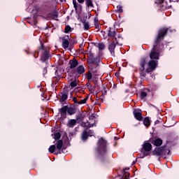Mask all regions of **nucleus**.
<instances>
[{"instance_id": "obj_1", "label": "nucleus", "mask_w": 179, "mask_h": 179, "mask_svg": "<svg viewBox=\"0 0 179 179\" xmlns=\"http://www.w3.org/2000/svg\"><path fill=\"white\" fill-rule=\"evenodd\" d=\"M167 33H169V28L167 27H162L158 30L157 35L153 43V48L150 52V59H159L160 50L164 45L162 41L164 40L166 36H167Z\"/></svg>"}, {"instance_id": "obj_2", "label": "nucleus", "mask_w": 179, "mask_h": 179, "mask_svg": "<svg viewBox=\"0 0 179 179\" xmlns=\"http://www.w3.org/2000/svg\"><path fill=\"white\" fill-rule=\"evenodd\" d=\"M108 143H107V141L105 140L103 137H101L97 143H96V150L98 153L99 154V163L100 164H106V162H107V145Z\"/></svg>"}, {"instance_id": "obj_3", "label": "nucleus", "mask_w": 179, "mask_h": 179, "mask_svg": "<svg viewBox=\"0 0 179 179\" xmlns=\"http://www.w3.org/2000/svg\"><path fill=\"white\" fill-rule=\"evenodd\" d=\"M152 156H157L158 157H163V156H167L170 155V150L167 149V145H163L161 147H157L152 152Z\"/></svg>"}, {"instance_id": "obj_4", "label": "nucleus", "mask_w": 179, "mask_h": 179, "mask_svg": "<svg viewBox=\"0 0 179 179\" xmlns=\"http://www.w3.org/2000/svg\"><path fill=\"white\" fill-rule=\"evenodd\" d=\"M39 50L42 51L40 61H41V62H47V61L51 58V55H50V48L48 47L44 46V43H41Z\"/></svg>"}, {"instance_id": "obj_5", "label": "nucleus", "mask_w": 179, "mask_h": 179, "mask_svg": "<svg viewBox=\"0 0 179 179\" xmlns=\"http://www.w3.org/2000/svg\"><path fill=\"white\" fill-rule=\"evenodd\" d=\"M152 149H153V146L150 143H144L141 150L142 154L140 155L141 159H145L147 156H150Z\"/></svg>"}, {"instance_id": "obj_6", "label": "nucleus", "mask_w": 179, "mask_h": 179, "mask_svg": "<svg viewBox=\"0 0 179 179\" xmlns=\"http://www.w3.org/2000/svg\"><path fill=\"white\" fill-rule=\"evenodd\" d=\"M54 139L55 141H57L56 143V148L58 150V152H55V155H58V153L59 155H61V150L62 152V150H64V149H62L63 146H64V141L62 140H59L61 139V133L57 132L56 134H55V137Z\"/></svg>"}, {"instance_id": "obj_7", "label": "nucleus", "mask_w": 179, "mask_h": 179, "mask_svg": "<svg viewBox=\"0 0 179 179\" xmlns=\"http://www.w3.org/2000/svg\"><path fill=\"white\" fill-rule=\"evenodd\" d=\"M148 68L146 69V73L152 75L154 71H156V68L159 65V61L151 59L148 63Z\"/></svg>"}, {"instance_id": "obj_8", "label": "nucleus", "mask_w": 179, "mask_h": 179, "mask_svg": "<svg viewBox=\"0 0 179 179\" xmlns=\"http://www.w3.org/2000/svg\"><path fill=\"white\" fill-rule=\"evenodd\" d=\"M87 64H94L95 65H98V64H100V58L99 57H94V54L90 52L88 53Z\"/></svg>"}, {"instance_id": "obj_9", "label": "nucleus", "mask_w": 179, "mask_h": 179, "mask_svg": "<svg viewBox=\"0 0 179 179\" xmlns=\"http://www.w3.org/2000/svg\"><path fill=\"white\" fill-rule=\"evenodd\" d=\"M100 63L97 64H87L88 68L90 69V72H91L94 76H97L99 75V66Z\"/></svg>"}, {"instance_id": "obj_10", "label": "nucleus", "mask_w": 179, "mask_h": 179, "mask_svg": "<svg viewBox=\"0 0 179 179\" xmlns=\"http://www.w3.org/2000/svg\"><path fill=\"white\" fill-rule=\"evenodd\" d=\"M150 142L157 148L162 147V145H163V140H162V138L158 137L150 138Z\"/></svg>"}, {"instance_id": "obj_11", "label": "nucleus", "mask_w": 179, "mask_h": 179, "mask_svg": "<svg viewBox=\"0 0 179 179\" xmlns=\"http://www.w3.org/2000/svg\"><path fill=\"white\" fill-rule=\"evenodd\" d=\"M117 44L115 43V41H113L110 43L108 47V50L110 51V55L112 57H115V47Z\"/></svg>"}, {"instance_id": "obj_12", "label": "nucleus", "mask_w": 179, "mask_h": 179, "mask_svg": "<svg viewBox=\"0 0 179 179\" xmlns=\"http://www.w3.org/2000/svg\"><path fill=\"white\" fill-rule=\"evenodd\" d=\"M134 115V118L137 120V121H143V117L142 116V110H135L133 112Z\"/></svg>"}, {"instance_id": "obj_13", "label": "nucleus", "mask_w": 179, "mask_h": 179, "mask_svg": "<svg viewBox=\"0 0 179 179\" xmlns=\"http://www.w3.org/2000/svg\"><path fill=\"white\" fill-rule=\"evenodd\" d=\"M115 36H117V31H115V29H112L110 27L108 28V37H113V38L115 40L116 44H118V41L117 40V37H115Z\"/></svg>"}, {"instance_id": "obj_14", "label": "nucleus", "mask_w": 179, "mask_h": 179, "mask_svg": "<svg viewBox=\"0 0 179 179\" xmlns=\"http://www.w3.org/2000/svg\"><path fill=\"white\" fill-rule=\"evenodd\" d=\"M148 59H149V57L148 56H143L140 58L138 63L140 68H145V65L148 64Z\"/></svg>"}, {"instance_id": "obj_15", "label": "nucleus", "mask_w": 179, "mask_h": 179, "mask_svg": "<svg viewBox=\"0 0 179 179\" xmlns=\"http://www.w3.org/2000/svg\"><path fill=\"white\" fill-rule=\"evenodd\" d=\"M69 65H70V69H75V68L79 65V62H78L76 58H73L72 59L69 60Z\"/></svg>"}, {"instance_id": "obj_16", "label": "nucleus", "mask_w": 179, "mask_h": 179, "mask_svg": "<svg viewBox=\"0 0 179 179\" xmlns=\"http://www.w3.org/2000/svg\"><path fill=\"white\" fill-rule=\"evenodd\" d=\"M71 71H69V76L71 78H76V79H78L79 78V73H78L77 69H71Z\"/></svg>"}, {"instance_id": "obj_17", "label": "nucleus", "mask_w": 179, "mask_h": 179, "mask_svg": "<svg viewBox=\"0 0 179 179\" xmlns=\"http://www.w3.org/2000/svg\"><path fill=\"white\" fill-rule=\"evenodd\" d=\"M62 96L59 97V101L60 103H64L66 100H68V91H64L61 92Z\"/></svg>"}, {"instance_id": "obj_18", "label": "nucleus", "mask_w": 179, "mask_h": 179, "mask_svg": "<svg viewBox=\"0 0 179 179\" xmlns=\"http://www.w3.org/2000/svg\"><path fill=\"white\" fill-rule=\"evenodd\" d=\"M77 111L78 110L76 109V108L72 106H68L67 114L69 115H73L74 114H76Z\"/></svg>"}, {"instance_id": "obj_19", "label": "nucleus", "mask_w": 179, "mask_h": 179, "mask_svg": "<svg viewBox=\"0 0 179 179\" xmlns=\"http://www.w3.org/2000/svg\"><path fill=\"white\" fill-rule=\"evenodd\" d=\"M140 77L141 79H143V78H146V69L145 70V68L139 67L138 69Z\"/></svg>"}, {"instance_id": "obj_20", "label": "nucleus", "mask_w": 179, "mask_h": 179, "mask_svg": "<svg viewBox=\"0 0 179 179\" xmlns=\"http://www.w3.org/2000/svg\"><path fill=\"white\" fill-rule=\"evenodd\" d=\"M75 125H76V120L75 119H71L67 122L68 128H73Z\"/></svg>"}, {"instance_id": "obj_21", "label": "nucleus", "mask_w": 179, "mask_h": 179, "mask_svg": "<svg viewBox=\"0 0 179 179\" xmlns=\"http://www.w3.org/2000/svg\"><path fill=\"white\" fill-rule=\"evenodd\" d=\"M59 113H60L61 115H66L68 113V106H64L62 108H59Z\"/></svg>"}, {"instance_id": "obj_22", "label": "nucleus", "mask_w": 179, "mask_h": 179, "mask_svg": "<svg viewBox=\"0 0 179 179\" xmlns=\"http://www.w3.org/2000/svg\"><path fill=\"white\" fill-rule=\"evenodd\" d=\"M77 72L78 75H83L85 73L86 69H85V66L83 65H80L77 67Z\"/></svg>"}, {"instance_id": "obj_23", "label": "nucleus", "mask_w": 179, "mask_h": 179, "mask_svg": "<svg viewBox=\"0 0 179 179\" xmlns=\"http://www.w3.org/2000/svg\"><path fill=\"white\" fill-rule=\"evenodd\" d=\"M62 47L66 50V48H69V41H68V38H65V37L62 38Z\"/></svg>"}, {"instance_id": "obj_24", "label": "nucleus", "mask_w": 179, "mask_h": 179, "mask_svg": "<svg viewBox=\"0 0 179 179\" xmlns=\"http://www.w3.org/2000/svg\"><path fill=\"white\" fill-rule=\"evenodd\" d=\"M49 15L51 16L52 19L55 20L57 19L59 16L58 11L57 10H54L52 12L50 13Z\"/></svg>"}, {"instance_id": "obj_25", "label": "nucleus", "mask_w": 179, "mask_h": 179, "mask_svg": "<svg viewBox=\"0 0 179 179\" xmlns=\"http://www.w3.org/2000/svg\"><path fill=\"white\" fill-rule=\"evenodd\" d=\"M85 6L87 8H94V4H93V0H85Z\"/></svg>"}, {"instance_id": "obj_26", "label": "nucleus", "mask_w": 179, "mask_h": 179, "mask_svg": "<svg viewBox=\"0 0 179 179\" xmlns=\"http://www.w3.org/2000/svg\"><path fill=\"white\" fill-rule=\"evenodd\" d=\"M87 138H89V133L87 132V131L85 130L82 133V140L87 141Z\"/></svg>"}, {"instance_id": "obj_27", "label": "nucleus", "mask_w": 179, "mask_h": 179, "mask_svg": "<svg viewBox=\"0 0 179 179\" xmlns=\"http://www.w3.org/2000/svg\"><path fill=\"white\" fill-rule=\"evenodd\" d=\"M143 124L145 127H150V119H149V117H145L144 118Z\"/></svg>"}, {"instance_id": "obj_28", "label": "nucleus", "mask_w": 179, "mask_h": 179, "mask_svg": "<svg viewBox=\"0 0 179 179\" xmlns=\"http://www.w3.org/2000/svg\"><path fill=\"white\" fill-rule=\"evenodd\" d=\"M82 23L84 26L85 30H89L90 29V24H89V22H85V20H82Z\"/></svg>"}, {"instance_id": "obj_29", "label": "nucleus", "mask_w": 179, "mask_h": 179, "mask_svg": "<svg viewBox=\"0 0 179 179\" xmlns=\"http://www.w3.org/2000/svg\"><path fill=\"white\" fill-rule=\"evenodd\" d=\"M128 170H129V168H124L122 170V174L124 176L125 178H127V177H129V172H128Z\"/></svg>"}, {"instance_id": "obj_30", "label": "nucleus", "mask_w": 179, "mask_h": 179, "mask_svg": "<svg viewBox=\"0 0 179 179\" xmlns=\"http://www.w3.org/2000/svg\"><path fill=\"white\" fill-rule=\"evenodd\" d=\"M146 97H148V92L145 91H141L140 94V98L141 99V100H144V99H146Z\"/></svg>"}, {"instance_id": "obj_31", "label": "nucleus", "mask_w": 179, "mask_h": 179, "mask_svg": "<svg viewBox=\"0 0 179 179\" xmlns=\"http://www.w3.org/2000/svg\"><path fill=\"white\" fill-rule=\"evenodd\" d=\"M55 149H57V146H55V145H50L48 149L49 152L54 153V152H55Z\"/></svg>"}, {"instance_id": "obj_32", "label": "nucleus", "mask_w": 179, "mask_h": 179, "mask_svg": "<svg viewBox=\"0 0 179 179\" xmlns=\"http://www.w3.org/2000/svg\"><path fill=\"white\" fill-rule=\"evenodd\" d=\"M98 48L99 51H103L106 48V45L103 43H99L98 44Z\"/></svg>"}, {"instance_id": "obj_33", "label": "nucleus", "mask_w": 179, "mask_h": 179, "mask_svg": "<svg viewBox=\"0 0 179 179\" xmlns=\"http://www.w3.org/2000/svg\"><path fill=\"white\" fill-rule=\"evenodd\" d=\"M71 30H72V28L71 27V26L67 25L65 27L64 33L68 34V33H69V31H71Z\"/></svg>"}, {"instance_id": "obj_34", "label": "nucleus", "mask_w": 179, "mask_h": 179, "mask_svg": "<svg viewBox=\"0 0 179 179\" xmlns=\"http://www.w3.org/2000/svg\"><path fill=\"white\" fill-rule=\"evenodd\" d=\"M71 87H76L78 86V83H76V80H73L70 83Z\"/></svg>"}, {"instance_id": "obj_35", "label": "nucleus", "mask_w": 179, "mask_h": 179, "mask_svg": "<svg viewBox=\"0 0 179 179\" xmlns=\"http://www.w3.org/2000/svg\"><path fill=\"white\" fill-rule=\"evenodd\" d=\"M83 120H85V117H83V115H80L76 116V121H83Z\"/></svg>"}, {"instance_id": "obj_36", "label": "nucleus", "mask_w": 179, "mask_h": 179, "mask_svg": "<svg viewBox=\"0 0 179 179\" xmlns=\"http://www.w3.org/2000/svg\"><path fill=\"white\" fill-rule=\"evenodd\" d=\"M87 96L86 98H85L84 99L81 100V101H78V104H86L87 101Z\"/></svg>"}, {"instance_id": "obj_37", "label": "nucleus", "mask_w": 179, "mask_h": 179, "mask_svg": "<svg viewBox=\"0 0 179 179\" xmlns=\"http://www.w3.org/2000/svg\"><path fill=\"white\" fill-rule=\"evenodd\" d=\"M116 10L118 12V13H122V12H123L122 6H121L120 5L117 6Z\"/></svg>"}, {"instance_id": "obj_38", "label": "nucleus", "mask_w": 179, "mask_h": 179, "mask_svg": "<svg viewBox=\"0 0 179 179\" xmlns=\"http://www.w3.org/2000/svg\"><path fill=\"white\" fill-rule=\"evenodd\" d=\"M92 73L90 71L88 72L87 74H86V78L88 80H90L93 76H92Z\"/></svg>"}, {"instance_id": "obj_39", "label": "nucleus", "mask_w": 179, "mask_h": 179, "mask_svg": "<svg viewBox=\"0 0 179 179\" xmlns=\"http://www.w3.org/2000/svg\"><path fill=\"white\" fill-rule=\"evenodd\" d=\"M82 5L79 4L78 6H77V10L76 12L78 13H80L82 12Z\"/></svg>"}, {"instance_id": "obj_40", "label": "nucleus", "mask_w": 179, "mask_h": 179, "mask_svg": "<svg viewBox=\"0 0 179 179\" xmlns=\"http://www.w3.org/2000/svg\"><path fill=\"white\" fill-rule=\"evenodd\" d=\"M94 26H95V29H96L98 30V31H100V29H101V27L100 26V24H99V23L96 22V23H94Z\"/></svg>"}, {"instance_id": "obj_41", "label": "nucleus", "mask_w": 179, "mask_h": 179, "mask_svg": "<svg viewBox=\"0 0 179 179\" xmlns=\"http://www.w3.org/2000/svg\"><path fill=\"white\" fill-rule=\"evenodd\" d=\"M73 5L75 8V10H78V3H76V0H73Z\"/></svg>"}, {"instance_id": "obj_42", "label": "nucleus", "mask_w": 179, "mask_h": 179, "mask_svg": "<svg viewBox=\"0 0 179 179\" xmlns=\"http://www.w3.org/2000/svg\"><path fill=\"white\" fill-rule=\"evenodd\" d=\"M88 89L90 92H94L96 90V86L91 85Z\"/></svg>"}, {"instance_id": "obj_43", "label": "nucleus", "mask_w": 179, "mask_h": 179, "mask_svg": "<svg viewBox=\"0 0 179 179\" xmlns=\"http://www.w3.org/2000/svg\"><path fill=\"white\" fill-rule=\"evenodd\" d=\"M164 2V0H156L155 1V3H157V5H162V3H163Z\"/></svg>"}, {"instance_id": "obj_44", "label": "nucleus", "mask_w": 179, "mask_h": 179, "mask_svg": "<svg viewBox=\"0 0 179 179\" xmlns=\"http://www.w3.org/2000/svg\"><path fill=\"white\" fill-rule=\"evenodd\" d=\"M72 100L76 104H79V101H78V99H76V97L73 98Z\"/></svg>"}, {"instance_id": "obj_45", "label": "nucleus", "mask_w": 179, "mask_h": 179, "mask_svg": "<svg viewBox=\"0 0 179 179\" xmlns=\"http://www.w3.org/2000/svg\"><path fill=\"white\" fill-rule=\"evenodd\" d=\"M70 41H71L72 44H77L78 42L76 41V40H75V38H72L71 39H70Z\"/></svg>"}, {"instance_id": "obj_46", "label": "nucleus", "mask_w": 179, "mask_h": 179, "mask_svg": "<svg viewBox=\"0 0 179 179\" xmlns=\"http://www.w3.org/2000/svg\"><path fill=\"white\" fill-rule=\"evenodd\" d=\"M34 58H37L38 57V51L34 52Z\"/></svg>"}, {"instance_id": "obj_47", "label": "nucleus", "mask_w": 179, "mask_h": 179, "mask_svg": "<svg viewBox=\"0 0 179 179\" xmlns=\"http://www.w3.org/2000/svg\"><path fill=\"white\" fill-rule=\"evenodd\" d=\"M106 86H103V90H104V93H103L102 94L103 95V94H107V90H106Z\"/></svg>"}, {"instance_id": "obj_48", "label": "nucleus", "mask_w": 179, "mask_h": 179, "mask_svg": "<svg viewBox=\"0 0 179 179\" xmlns=\"http://www.w3.org/2000/svg\"><path fill=\"white\" fill-rule=\"evenodd\" d=\"M157 90V87L155 86V87H152V93H155V92H156Z\"/></svg>"}, {"instance_id": "obj_49", "label": "nucleus", "mask_w": 179, "mask_h": 179, "mask_svg": "<svg viewBox=\"0 0 179 179\" xmlns=\"http://www.w3.org/2000/svg\"><path fill=\"white\" fill-rule=\"evenodd\" d=\"M85 86H87V87H88V89H89V87H90L91 86H92V83H87V84L85 85Z\"/></svg>"}, {"instance_id": "obj_50", "label": "nucleus", "mask_w": 179, "mask_h": 179, "mask_svg": "<svg viewBox=\"0 0 179 179\" xmlns=\"http://www.w3.org/2000/svg\"><path fill=\"white\" fill-rule=\"evenodd\" d=\"M93 134V131H92V130H89L88 131V135H89V136H92V134Z\"/></svg>"}, {"instance_id": "obj_51", "label": "nucleus", "mask_w": 179, "mask_h": 179, "mask_svg": "<svg viewBox=\"0 0 179 179\" xmlns=\"http://www.w3.org/2000/svg\"><path fill=\"white\" fill-rule=\"evenodd\" d=\"M82 20H85L86 22V20H87V15H84V17Z\"/></svg>"}, {"instance_id": "obj_52", "label": "nucleus", "mask_w": 179, "mask_h": 179, "mask_svg": "<svg viewBox=\"0 0 179 179\" xmlns=\"http://www.w3.org/2000/svg\"><path fill=\"white\" fill-rule=\"evenodd\" d=\"M157 124H160V120H157L155 122V125H157Z\"/></svg>"}, {"instance_id": "obj_53", "label": "nucleus", "mask_w": 179, "mask_h": 179, "mask_svg": "<svg viewBox=\"0 0 179 179\" xmlns=\"http://www.w3.org/2000/svg\"><path fill=\"white\" fill-rule=\"evenodd\" d=\"M47 73V68H43V75H45Z\"/></svg>"}, {"instance_id": "obj_54", "label": "nucleus", "mask_w": 179, "mask_h": 179, "mask_svg": "<svg viewBox=\"0 0 179 179\" xmlns=\"http://www.w3.org/2000/svg\"><path fill=\"white\" fill-rule=\"evenodd\" d=\"M73 45H75V44L73 43L71 44L69 46V50H72V48H73Z\"/></svg>"}, {"instance_id": "obj_55", "label": "nucleus", "mask_w": 179, "mask_h": 179, "mask_svg": "<svg viewBox=\"0 0 179 179\" xmlns=\"http://www.w3.org/2000/svg\"><path fill=\"white\" fill-rule=\"evenodd\" d=\"M101 34H102V36H103V37H104V36H106V31H101Z\"/></svg>"}, {"instance_id": "obj_56", "label": "nucleus", "mask_w": 179, "mask_h": 179, "mask_svg": "<svg viewBox=\"0 0 179 179\" xmlns=\"http://www.w3.org/2000/svg\"><path fill=\"white\" fill-rule=\"evenodd\" d=\"M94 23H99V19L95 18L94 19Z\"/></svg>"}, {"instance_id": "obj_57", "label": "nucleus", "mask_w": 179, "mask_h": 179, "mask_svg": "<svg viewBox=\"0 0 179 179\" xmlns=\"http://www.w3.org/2000/svg\"><path fill=\"white\" fill-rule=\"evenodd\" d=\"M83 47H85V45H83V43H81V44L80 45V48H83Z\"/></svg>"}, {"instance_id": "obj_58", "label": "nucleus", "mask_w": 179, "mask_h": 179, "mask_svg": "<svg viewBox=\"0 0 179 179\" xmlns=\"http://www.w3.org/2000/svg\"><path fill=\"white\" fill-rule=\"evenodd\" d=\"M88 125H89V128H92V127H93V124H90V123H89Z\"/></svg>"}, {"instance_id": "obj_59", "label": "nucleus", "mask_w": 179, "mask_h": 179, "mask_svg": "<svg viewBox=\"0 0 179 179\" xmlns=\"http://www.w3.org/2000/svg\"><path fill=\"white\" fill-rule=\"evenodd\" d=\"M117 37H118V38H122V36H121L120 34H118V35H117Z\"/></svg>"}, {"instance_id": "obj_60", "label": "nucleus", "mask_w": 179, "mask_h": 179, "mask_svg": "<svg viewBox=\"0 0 179 179\" xmlns=\"http://www.w3.org/2000/svg\"><path fill=\"white\" fill-rule=\"evenodd\" d=\"M83 125L84 127H86V123H85V122H83Z\"/></svg>"}, {"instance_id": "obj_61", "label": "nucleus", "mask_w": 179, "mask_h": 179, "mask_svg": "<svg viewBox=\"0 0 179 179\" xmlns=\"http://www.w3.org/2000/svg\"><path fill=\"white\" fill-rule=\"evenodd\" d=\"M145 90H147L148 92H150V89L146 88Z\"/></svg>"}, {"instance_id": "obj_62", "label": "nucleus", "mask_w": 179, "mask_h": 179, "mask_svg": "<svg viewBox=\"0 0 179 179\" xmlns=\"http://www.w3.org/2000/svg\"><path fill=\"white\" fill-rule=\"evenodd\" d=\"M118 75H120V73H115V76H118Z\"/></svg>"}, {"instance_id": "obj_63", "label": "nucleus", "mask_w": 179, "mask_h": 179, "mask_svg": "<svg viewBox=\"0 0 179 179\" xmlns=\"http://www.w3.org/2000/svg\"><path fill=\"white\" fill-rule=\"evenodd\" d=\"M66 37H67V38H69V36H68V35H67V36H66Z\"/></svg>"}, {"instance_id": "obj_64", "label": "nucleus", "mask_w": 179, "mask_h": 179, "mask_svg": "<svg viewBox=\"0 0 179 179\" xmlns=\"http://www.w3.org/2000/svg\"><path fill=\"white\" fill-rule=\"evenodd\" d=\"M57 72H58V71L56 70L55 73H57Z\"/></svg>"}]
</instances>
